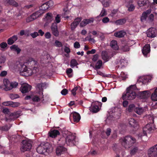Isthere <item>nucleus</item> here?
<instances>
[{
  "label": "nucleus",
  "mask_w": 157,
  "mask_h": 157,
  "mask_svg": "<svg viewBox=\"0 0 157 157\" xmlns=\"http://www.w3.org/2000/svg\"><path fill=\"white\" fill-rule=\"evenodd\" d=\"M101 56L102 59L105 62L108 61L109 57L107 55V53L104 51H102L101 53Z\"/></svg>",
  "instance_id": "f704fd0d"
},
{
  "label": "nucleus",
  "mask_w": 157,
  "mask_h": 157,
  "mask_svg": "<svg viewBox=\"0 0 157 157\" xmlns=\"http://www.w3.org/2000/svg\"><path fill=\"white\" fill-rule=\"evenodd\" d=\"M78 65V63L75 59H73L71 61L70 66L72 68H73L75 66L76 67Z\"/></svg>",
  "instance_id": "a19ab883"
},
{
  "label": "nucleus",
  "mask_w": 157,
  "mask_h": 157,
  "mask_svg": "<svg viewBox=\"0 0 157 157\" xmlns=\"http://www.w3.org/2000/svg\"><path fill=\"white\" fill-rule=\"evenodd\" d=\"M98 74L99 75L102 76L103 78H116V76L112 74H105L101 72L98 73Z\"/></svg>",
  "instance_id": "72a5a7b5"
},
{
  "label": "nucleus",
  "mask_w": 157,
  "mask_h": 157,
  "mask_svg": "<svg viewBox=\"0 0 157 157\" xmlns=\"http://www.w3.org/2000/svg\"><path fill=\"white\" fill-rule=\"evenodd\" d=\"M10 129V127L7 125L0 127V130L2 131H7Z\"/></svg>",
  "instance_id": "c03bdc74"
},
{
  "label": "nucleus",
  "mask_w": 157,
  "mask_h": 157,
  "mask_svg": "<svg viewBox=\"0 0 157 157\" xmlns=\"http://www.w3.org/2000/svg\"><path fill=\"white\" fill-rule=\"evenodd\" d=\"M135 85H132L128 88L126 93H123L121 98L123 100H133L136 97V94L135 91L136 89Z\"/></svg>",
  "instance_id": "f03ea898"
},
{
  "label": "nucleus",
  "mask_w": 157,
  "mask_h": 157,
  "mask_svg": "<svg viewBox=\"0 0 157 157\" xmlns=\"http://www.w3.org/2000/svg\"><path fill=\"white\" fill-rule=\"evenodd\" d=\"M138 148L137 147H134L131 151V154L134 155L137 151Z\"/></svg>",
  "instance_id": "052dcab7"
},
{
  "label": "nucleus",
  "mask_w": 157,
  "mask_h": 157,
  "mask_svg": "<svg viewBox=\"0 0 157 157\" xmlns=\"http://www.w3.org/2000/svg\"><path fill=\"white\" fill-rule=\"evenodd\" d=\"M60 134V132L59 131L56 130H54L50 131L48 132V135L50 137L52 138H55L57 135Z\"/></svg>",
  "instance_id": "393cba45"
},
{
  "label": "nucleus",
  "mask_w": 157,
  "mask_h": 157,
  "mask_svg": "<svg viewBox=\"0 0 157 157\" xmlns=\"http://www.w3.org/2000/svg\"><path fill=\"white\" fill-rule=\"evenodd\" d=\"M30 35L33 38H34L38 36L39 34L37 32H34L33 33H31Z\"/></svg>",
  "instance_id": "5fc2aeb1"
},
{
  "label": "nucleus",
  "mask_w": 157,
  "mask_h": 157,
  "mask_svg": "<svg viewBox=\"0 0 157 157\" xmlns=\"http://www.w3.org/2000/svg\"><path fill=\"white\" fill-rule=\"evenodd\" d=\"M126 22L125 18L117 20L113 22V23L116 25H121L124 24Z\"/></svg>",
  "instance_id": "cd10ccee"
},
{
  "label": "nucleus",
  "mask_w": 157,
  "mask_h": 157,
  "mask_svg": "<svg viewBox=\"0 0 157 157\" xmlns=\"http://www.w3.org/2000/svg\"><path fill=\"white\" fill-rule=\"evenodd\" d=\"M41 14L38 11H37L35 13H33L31 15V17L33 20L36 19L39 16H40Z\"/></svg>",
  "instance_id": "4c0bfd02"
},
{
  "label": "nucleus",
  "mask_w": 157,
  "mask_h": 157,
  "mask_svg": "<svg viewBox=\"0 0 157 157\" xmlns=\"http://www.w3.org/2000/svg\"><path fill=\"white\" fill-rule=\"evenodd\" d=\"M101 105V102H95L92 103L91 107L90 108V110L93 113H96L99 111Z\"/></svg>",
  "instance_id": "1a4fd4ad"
},
{
  "label": "nucleus",
  "mask_w": 157,
  "mask_h": 157,
  "mask_svg": "<svg viewBox=\"0 0 157 157\" xmlns=\"http://www.w3.org/2000/svg\"><path fill=\"white\" fill-rule=\"evenodd\" d=\"M63 135L65 136L66 144L70 146H74L76 144V136L74 134L68 131H65L63 132Z\"/></svg>",
  "instance_id": "20e7f679"
},
{
  "label": "nucleus",
  "mask_w": 157,
  "mask_h": 157,
  "mask_svg": "<svg viewBox=\"0 0 157 157\" xmlns=\"http://www.w3.org/2000/svg\"><path fill=\"white\" fill-rule=\"evenodd\" d=\"M74 46L75 48H78L80 47V45L78 42L76 41L74 44Z\"/></svg>",
  "instance_id": "0e129e2a"
},
{
  "label": "nucleus",
  "mask_w": 157,
  "mask_h": 157,
  "mask_svg": "<svg viewBox=\"0 0 157 157\" xmlns=\"http://www.w3.org/2000/svg\"><path fill=\"white\" fill-rule=\"evenodd\" d=\"M10 48L11 49L16 51L17 54L19 53L21 51V50L17 46L15 45L12 46L10 47Z\"/></svg>",
  "instance_id": "58836bf2"
},
{
  "label": "nucleus",
  "mask_w": 157,
  "mask_h": 157,
  "mask_svg": "<svg viewBox=\"0 0 157 157\" xmlns=\"http://www.w3.org/2000/svg\"><path fill=\"white\" fill-rule=\"evenodd\" d=\"M102 62L101 60H98L97 63L95 67L97 69H99L101 67L102 65Z\"/></svg>",
  "instance_id": "de8ad7c7"
},
{
  "label": "nucleus",
  "mask_w": 157,
  "mask_h": 157,
  "mask_svg": "<svg viewBox=\"0 0 157 157\" xmlns=\"http://www.w3.org/2000/svg\"><path fill=\"white\" fill-rule=\"evenodd\" d=\"M150 51V47L149 44H146L144 46L142 50V52L144 56L146 57L147 55Z\"/></svg>",
  "instance_id": "6ab92c4d"
},
{
  "label": "nucleus",
  "mask_w": 157,
  "mask_h": 157,
  "mask_svg": "<svg viewBox=\"0 0 157 157\" xmlns=\"http://www.w3.org/2000/svg\"><path fill=\"white\" fill-rule=\"evenodd\" d=\"M149 2L148 0H139L138 4L140 6H143L148 5Z\"/></svg>",
  "instance_id": "c756f323"
},
{
  "label": "nucleus",
  "mask_w": 157,
  "mask_h": 157,
  "mask_svg": "<svg viewBox=\"0 0 157 157\" xmlns=\"http://www.w3.org/2000/svg\"><path fill=\"white\" fill-rule=\"evenodd\" d=\"M112 116L116 118H118L121 115L120 111L118 108H115L112 111Z\"/></svg>",
  "instance_id": "b1692460"
},
{
  "label": "nucleus",
  "mask_w": 157,
  "mask_h": 157,
  "mask_svg": "<svg viewBox=\"0 0 157 157\" xmlns=\"http://www.w3.org/2000/svg\"><path fill=\"white\" fill-rule=\"evenodd\" d=\"M121 77L123 78H128V75L125 73L122 72L121 74Z\"/></svg>",
  "instance_id": "bf43d9fd"
},
{
  "label": "nucleus",
  "mask_w": 157,
  "mask_h": 157,
  "mask_svg": "<svg viewBox=\"0 0 157 157\" xmlns=\"http://www.w3.org/2000/svg\"><path fill=\"white\" fill-rule=\"evenodd\" d=\"M72 69L71 68H68L66 72L69 78L71 77L72 75L70 74L72 73Z\"/></svg>",
  "instance_id": "603ef678"
},
{
  "label": "nucleus",
  "mask_w": 157,
  "mask_h": 157,
  "mask_svg": "<svg viewBox=\"0 0 157 157\" xmlns=\"http://www.w3.org/2000/svg\"><path fill=\"white\" fill-rule=\"evenodd\" d=\"M4 85L0 86V88L7 91L12 90L13 88H16L18 85L17 82H11L9 79H3Z\"/></svg>",
  "instance_id": "423d86ee"
},
{
  "label": "nucleus",
  "mask_w": 157,
  "mask_h": 157,
  "mask_svg": "<svg viewBox=\"0 0 157 157\" xmlns=\"http://www.w3.org/2000/svg\"><path fill=\"white\" fill-rule=\"evenodd\" d=\"M86 19H84L82 20V21L81 22L80 24V25L81 27H83L87 25V24H86Z\"/></svg>",
  "instance_id": "4d7b16f0"
},
{
  "label": "nucleus",
  "mask_w": 157,
  "mask_h": 157,
  "mask_svg": "<svg viewBox=\"0 0 157 157\" xmlns=\"http://www.w3.org/2000/svg\"><path fill=\"white\" fill-rule=\"evenodd\" d=\"M148 90L139 92L138 95L141 99H146L150 96V94Z\"/></svg>",
  "instance_id": "dca6fc26"
},
{
  "label": "nucleus",
  "mask_w": 157,
  "mask_h": 157,
  "mask_svg": "<svg viewBox=\"0 0 157 157\" xmlns=\"http://www.w3.org/2000/svg\"><path fill=\"white\" fill-rule=\"evenodd\" d=\"M81 21V19L80 18H77L75 19L74 21L71 25V29L72 30L75 29Z\"/></svg>",
  "instance_id": "a211bd4d"
},
{
  "label": "nucleus",
  "mask_w": 157,
  "mask_h": 157,
  "mask_svg": "<svg viewBox=\"0 0 157 157\" xmlns=\"http://www.w3.org/2000/svg\"><path fill=\"white\" fill-rule=\"evenodd\" d=\"M49 8V6L46 3H45L43 4L40 7V9L38 11L42 14L44 13V11L47 10Z\"/></svg>",
  "instance_id": "412c9836"
},
{
  "label": "nucleus",
  "mask_w": 157,
  "mask_h": 157,
  "mask_svg": "<svg viewBox=\"0 0 157 157\" xmlns=\"http://www.w3.org/2000/svg\"><path fill=\"white\" fill-rule=\"evenodd\" d=\"M61 93L63 95H65L68 93V90L66 89H64L61 91Z\"/></svg>",
  "instance_id": "69168bd1"
},
{
  "label": "nucleus",
  "mask_w": 157,
  "mask_h": 157,
  "mask_svg": "<svg viewBox=\"0 0 157 157\" xmlns=\"http://www.w3.org/2000/svg\"><path fill=\"white\" fill-rule=\"evenodd\" d=\"M122 146L126 149L131 147L136 142V139L130 136H127L120 139Z\"/></svg>",
  "instance_id": "39448f33"
},
{
  "label": "nucleus",
  "mask_w": 157,
  "mask_h": 157,
  "mask_svg": "<svg viewBox=\"0 0 157 157\" xmlns=\"http://www.w3.org/2000/svg\"><path fill=\"white\" fill-rule=\"evenodd\" d=\"M129 125L131 127L134 128L136 127L138 125V123L133 118H130L128 120Z\"/></svg>",
  "instance_id": "5701e85b"
},
{
  "label": "nucleus",
  "mask_w": 157,
  "mask_h": 157,
  "mask_svg": "<svg viewBox=\"0 0 157 157\" xmlns=\"http://www.w3.org/2000/svg\"><path fill=\"white\" fill-rule=\"evenodd\" d=\"M150 120V121L143 128V133H140L138 135V137L141 139L143 136H147V133H150L152 132L155 128V125L154 124V118L153 117H151Z\"/></svg>",
  "instance_id": "7ed1b4c3"
},
{
  "label": "nucleus",
  "mask_w": 157,
  "mask_h": 157,
  "mask_svg": "<svg viewBox=\"0 0 157 157\" xmlns=\"http://www.w3.org/2000/svg\"><path fill=\"white\" fill-rule=\"evenodd\" d=\"M22 143V145L21 148V151L24 152L25 151H29L31 149L32 145L30 141L23 140Z\"/></svg>",
  "instance_id": "6e6552de"
},
{
  "label": "nucleus",
  "mask_w": 157,
  "mask_h": 157,
  "mask_svg": "<svg viewBox=\"0 0 157 157\" xmlns=\"http://www.w3.org/2000/svg\"><path fill=\"white\" fill-rule=\"evenodd\" d=\"M10 115L8 117H6V121H8L9 120L10 121L12 120H13L16 119L17 117L16 116L15 114L14 113H12L9 114Z\"/></svg>",
  "instance_id": "7c9ffc66"
},
{
  "label": "nucleus",
  "mask_w": 157,
  "mask_h": 157,
  "mask_svg": "<svg viewBox=\"0 0 157 157\" xmlns=\"http://www.w3.org/2000/svg\"><path fill=\"white\" fill-rule=\"evenodd\" d=\"M82 89L79 86H75L71 90V94L74 96L76 94H81L82 93Z\"/></svg>",
  "instance_id": "9b49d317"
},
{
  "label": "nucleus",
  "mask_w": 157,
  "mask_h": 157,
  "mask_svg": "<svg viewBox=\"0 0 157 157\" xmlns=\"http://www.w3.org/2000/svg\"><path fill=\"white\" fill-rule=\"evenodd\" d=\"M127 61L126 60L124 59H121L120 61L118 67L120 68H123L127 65Z\"/></svg>",
  "instance_id": "473e14b6"
},
{
  "label": "nucleus",
  "mask_w": 157,
  "mask_h": 157,
  "mask_svg": "<svg viewBox=\"0 0 157 157\" xmlns=\"http://www.w3.org/2000/svg\"><path fill=\"white\" fill-rule=\"evenodd\" d=\"M154 15L153 14H151L148 17L147 20V22L151 23L154 21Z\"/></svg>",
  "instance_id": "ea45409f"
},
{
  "label": "nucleus",
  "mask_w": 157,
  "mask_h": 157,
  "mask_svg": "<svg viewBox=\"0 0 157 157\" xmlns=\"http://www.w3.org/2000/svg\"><path fill=\"white\" fill-rule=\"evenodd\" d=\"M143 112V109L140 108H139L138 109H137L136 111V113L139 114H141Z\"/></svg>",
  "instance_id": "774afa93"
},
{
  "label": "nucleus",
  "mask_w": 157,
  "mask_h": 157,
  "mask_svg": "<svg viewBox=\"0 0 157 157\" xmlns=\"http://www.w3.org/2000/svg\"><path fill=\"white\" fill-rule=\"evenodd\" d=\"M147 15L145 13H143L140 17V20L142 22H144L146 20Z\"/></svg>",
  "instance_id": "a18cd8bd"
},
{
  "label": "nucleus",
  "mask_w": 157,
  "mask_h": 157,
  "mask_svg": "<svg viewBox=\"0 0 157 157\" xmlns=\"http://www.w3.org/2000/svg\"><path fill=\"white\" fill-rule=\"evenodd\" d=\"M126 34V32L124 30H121L116 32L114 33V35L116 37L122 38Z\"/></svg>",
  "instance_id": "a878e982"
},
{
  "label": "nucleus",
  "mask_w": 157,
  "mask_h": 157,
  "mask_svg": "<svg viewBox=\"0 0 157 157\" xmlns=\"http://www.w3.org/2000/svg\"><path fill=\"white\" fill-rule=\"evenodd\" d=\"M110 46L113 49L115 50H117L119 48L117 41L115 40H113L111 42Z\"/></svg>",
  "instance_id": "2f4dec72"
},
{
  "label": "nucleus",
  "mask_w": 157,
  "mask_h": 157,
  "mask_svg": "<svg viewBox=\"0 0 157 157\" xmlns=\"http://www.w3.org/2000/svg\"><path fill=\"white\" fill-rule=\"evenodd\" d=\"M60 16L59 14H58L57 15L55 18V21L56 23H58L60 22Z\"/></svg>",
  "instance_id": "13d9d810"
},
{
  "label": "nucleus",
  "mask_w": 157,
  "mask_h": 157,
  "mask_svg": "<svg viewBox=\"0 0 157 157\" xmlns=\"http://www.w3.org/2000/svg\"><path fill=\"white\" fill-rule=\"evenodd\" d=\"M109 21V19L107 17H104L102 19V22L104 23H106Z\"/></svg>",
  "instance_id": "680f3d73"
},
{
  "label": "nucleus",
  "mask_w": 157,
  "mask_h": 157,
  "mask_svg": "<svg viewBox=\"0 0 157 157\" xmlns=\"http://www.w3.org/2000/svg\"><path fill=\"white\" fill-rule=\"evenodd\" d=\"M117 10H113L112 11L109 15L113 17V18H114L115 16H117Z\"/></svg>",
  "instance_id": "37998d69"
},
{
  "label": "nucleus",
  "mask_w": 157,
  "mask_h": 157,
  "mask_svg": "<svg viewBox=\"0 0 157 157\" xmlns=\"http://www.w3.org/2000/svg\"><path fill=\"white\" fill-rule=\"evenodd\" d=\"M17 37L16 35H14L8 39L7 40L8 44L9 45L13 44L17 40Z\"/></svg>",
  "instance_id": "c85d7f7f"
},
{
  "label": "nucleus",
  "mask_w": 157,
  "mask_h": 157,
  "mask_svg": "<svg viewBox=\"0 0 157 157\" xmlns=\"http://www.w3.org/2000/svg\"><path fill=\"white\" fill-rule=\"evenodd\" d=\"M3 3L5 5H12L15 6H18L17 3L14 0H3Z\"/></svg>",
  "instance_id": "aec40b11"
},
{
  "label": "nucleus",
  "mask_w": 157,
  "mask_h": 157,
  "mask_svg": "<svg viewBox=\"0 0 157 157\" xmlns=\"http://www.w3.org/2000/svg\"><path fill=\"white\" fill-rule=\"evenodd\" d=\"M33 64L32 62L29 61H26L24 63L19 62L18 67L21 71L20 75L25 76H29L32 74L33 71H35V72L37 69V67H34L33 71L32 69L33 67L31 65Z\"/></svg>",
  "instance_id": "f257e3e1"
},
{
  "label": "nucleus",
  "mask_w": 157,
  "mask_h": 157,
  "mask_svg": "<svg viewBox=\"0 0 157 157\" xmlns=\"http://www.w3.org/2000/svg\"><path fill=\"white\" fill-rule=\"evenodd\" d=\"M101 2L104 6L107 7L109 6L110 3V0H103L101 1Z\"/></svg>",
  "instance_id": "79ce46f5"
},
{
  "label": "nucleus",
  "mask_w": 157,
  "mask_h": 157,
  "mask_svg": "<svg viewBox=\"0 0 157 157\" xmlns=\"http://www.w3.org/2000/svg\"><path fill=\"white\" fill-rule=\"evenodd\" d=\"M51 28L53 34L56 36H58L59 35V32L58 30L56 23H53Z\"/></svg>",
  "instance_id": "f3484780"
},
{
  "label": "nucleus",
  "mask_w": 157,
  "mask_h": 157,
  "mask_svg": "<svg viewBox=\"0 0 157 157\" xmlns=\"http://www.w3.org/2000/svg\"><path fill=\"white\" fill-rule=\"evenodd\" d=\"M67 149L63 146H59L56 149V153L57 155L59 156L62 154H64L67 151Z\"/></svg>",
  "instance_id": "ddd939ff"
},
{
  "label": "nucleus",
  "mask_w": 157,
  "mask_h": 157,
  "mask_svg": "<svg viewBox=\"0 0 157 157\" xmlns=\"http://www.w3.org/2000/svg\"><path fill=\"white\" fill-rule=\"evenodd\" d=\"M107 15V13L105 9L103 8L102 10L99 15V17H102L106 16Z\"/></svg>",
  "instance_id": "49530a36"
},
{
  "label": "nucleus",
  "mask_w": 157,
  "mask_h": 157,
  "mask_svg": "<svg viewBox=\"0 0 157 157\" xmlns=\"http://www.w3.org/2000/svg\"><path fill=\"white\" fill-rule=\"evenodd\" d=\"M86 19L87 22L86 24H87L93 23L94 21V19L93 18H90Z\"/></svg>",
  "instance_id": "6e6d98bb"
},
{
  "label": "nucleus",
  "mask_w": 157,
  "mask_h": 157,
  "mask_svg": "<svg viewBox=\"0 0 157 157\" xmlns=\"http://www.w3.org/2000/svg\"><path fill=\"white\" fill-rule=\"evenodd\" d=\"M122 50L124 52H127L129 51V48L128 46L125 45L122 47Z\"/></svg>",
  "instance_id": "e2e57ef3"
},
{
  "label": "nucleus",
  "mask_w": 157,
  "mask_h": 157,
  "mask_svg": "<svg viewBox=\"0 0 157 157\" xmlns=\"http://www.w3.org/2000/svg\"><path fill=\"white\" fill-rule=\"evenodd\" d=\"M156 30L155 28H151L148 29L147 32V36L148 37L153 38L156 36Z\"/></svg>",
  "instance_id": "f8f14e48"
},
{
  "label": "nucleus",
  "mask_w": 157,
  "mask_h": 157,
  "mask_svg": "<svg viewBox=\"0 0 157 157\" xmlns=\"http://www.w3.org/2000/svg\"><path fill=\"white\" fill-rule=\"evenodd\" d=\"M46 20L48 23L51 22L52 20V14L51 13H48L46 14Z\"/></svg>",
  "instance_id": "c9c22d12"
},
{
  "label": "nucleus",
  "mask_w": 157,
  "mask_h": 157,
  "mask_svg": "<svg viewBox=\"0 0 157 157\" xmlns=\"http://www.w3.org/2000/svg\"><path fill=\"white\" fill-rule=\"evenodd\" d=\"M13 104V102L12 101H7L4 102L2 103V104L5 106H10Z\"/></svg>",
  "instance_id": "864d4df0"
},
{
  "label": "nucleus",
  "mask_w": 157,
  "mask_h": 157,
  "mask_svg": "<svg viewBox=\"0 0 157 157\" xmlns=\"http://www.w3.org/2000/svg\"><path fill=\"white\" fill-rule=\"evenodd\" d=\"M66 139L65 136V137H62L59 139L58 140L57 143L60 146H65L66 144Z\"/></svg>",
  "instance_id": "bb28decb"
},
{
  "label": "nucleus",
  "mask_w": 157,
  "mask_h": 157,
  "mask_svg": "<svg viewBox=\"0 0 157 157\" xmlns=\"http://www.w3.org/2000/svg\"><path fill=\"white\" fill-rule=\"evenodd\" d=\"M148 155L149 157H157V144L149 149Z\"/></svg>",
  "instance_id": "9d476101"
},
{
  "label": "nucleus",
  "mask_w": 157,
  "mask_h": 157,
  "mask_svg": "<svg viewBox=\"0 0 157 157\" xmlns=\"http://www.w3.org/2000/svg\"><path fill=\"white\" fill-rule=\"evenodd\" d=\"M55 44L56 46L58 47H60L62 46V43L59 41L57 40L55 41Z\"/></svg>",
  "instance_id": "3c124183"
},
{
  "label": "nucleus",
  "mask_w": 157,
  "mask_h": 157,
  "mask_svg": "<svg viewBox=\"0 0 157 157\" xmlns=\"http://www.w3.org/2000/svg\"><path fill=\"white\" fill-rule=\"evenodd\" d=\"M31 86L28 84L22 86L20 88V90L23 94L26 93L31 89Z\"/></svg>",
  "instance_id": "2eb2a0df"
},
{
  "label": "nucleus",
  "mask_w": 157,
  "mask_h": 157,
  "mask_svg": "<svg viewBox=\"0 0 157 157\" xmlns=\"http://www.w3.org/2000/svg\"><path fill=\"white\" fill-rule=\"evenodd\" d=\"M10 97L12 100H13L19 98V96L18 94H11L10 95Z\"/></svg>",
  "instance_id": "09e8293b"
},
{
  "label": "nucleus",
  "mask_w": 157,
  "mask_h": 157,
  "mask_svg": "<svg viewBox=\"0 0 157 157\" xmlns=\"http://www.w3.org/2000/svg\"><path fill=\"white\" fill-rule=\"evenodd\" d=\"M2 112L5 114H9L10 112L9 109L7 108L4 109L2 110Z\"/></svg>",
  "instance_id": "338daca9"
},
{
  "label": "nucleus",
  "mask_w": 157,
  "mask_h": 157,
  "mask_svg": "<svg viewBox=\"0 0 157 157\" xmlns=\"http://www.w3.org/2000/svg\"><path fill=\"white\" fill-rule=\"evenodd\" d=\"M151 98L153 101H157V88L155 90L154 93L152 94Z\"/></svg>",
  "instance_id": "e433bc0d"
},
{
  "label": "nucleus",
  "mask_w": 157,
  "mask_h": 157,
  "mask_svg": "<svg viewBox=\"0 0 157 157\" xmlns=\"http://www.w3.org/2000/svg\"><path fill=\"white\" fill-rule=\"evenodd\" d=\"M70 117H72L74 121L76 122H79L80 119V115L76 112H74L71 113L70 115Z\"/></svg>",
  "instance_id": "4be33fe9"
},
{
  "label": "nucleus",
  "mask_w": 157,
  "mask_h": 157,
  "mask_svg": "<svg viewBox=\"0 0 157 157\" xmlns=\"http://www.w3.org/2000/svg\"><path fill=\"white\" fill-rule=\"evenodd\" d=\"M51 147V145L48 143L43 142L37 147L36 151L39 154H44L48 152Z\"/></svg>",
  "instance_id": "0eeeda50"
},
{
  "label": "nucleus",
  "mask_w": 157,
  "mask_h": 157,
  "mask_svg": "<svg viewBox=\"0 0 157 157\" xmlns=\"http://www.w3.org/2000/svg\"><path fill=\"white\" fill-rule=\"evenodd\" d=\"M25 99L26 100H31L35 102H38L40 100L39 96L37 95H27L25 97Z\"/></svg>",
  "instance_id": "4468645a"
},
{
  "label": "nucleus",
  "mask_w": 157,
  "mask_h": 157,
  "mask_svg": "<svg viewBox=\"0 0 157 157\" xmlns=\"http://www.w3.org/2000/svg\"><path fill=\"white\" fill-rule=\"evenodd\" d=\"M128 10L129 11H132L135 9V6L131 4L128 6Z\"/></svg>",
  "instance_id": "8fccbe9b"
}]
</instances>
